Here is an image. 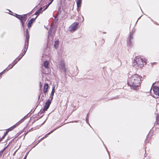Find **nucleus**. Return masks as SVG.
Masks as SVG:
<instances>
[{
  "instance_id": "obj_1",
  "label": "nucleus",
  "mask_w": 159,
  "mask_h": 159,
  "mask_svg": "<svg viewBox=\"0 0 159 159\" xmlns=\"http://www.w3.org/2000/svg\"><path fill=\"white\" fill-rule=\"evenodd\" d=\"M142 77L137 74L132 75L128 80V84L134 89H136L140 85Z\"/></svg>"
},
{
  "instance_id": "obj_2",
  "label": "nucleus",
  "mask_w": 159,
  "mask_h": 159,
  "mask_svg": "<svg viewBox=\"0 0 159 159\" xmlns=\"http://www.w3.org/2000/svg\"><path fill=\"white\" fill-rule=\"evenodd\" d=\"M145 64V61L140 57H136L133 63V67L137 69L141 68Z\"/></svg>"
},
{
  "instance_id": "obj_3",
  "label": "nucleus",
  "mask_w": 159,
  "mask_h": 159,
  "mask_svg": "<svg viewBox=\"0 0 159 159\" xmlns=\"http://www.w3.org/2000/svg\"><path fill=\"white\" fill-rule=\"evenodd\" d=\"M15 16L20 20L21 24L24 28L25 27L24 24L27 19V15L24 14L21 15L16 14Z\"/></svg>"
},
{
  "instance_id": "obj_4",
  "label": "nucleus",
  "mask_w": 159,
  "mask_h": 159,
  "mask_svg": "<svg viewBox=\"0 0 159 159\" xmlns=\"http://www.w3.org/2000/svg\"><path fill=\"white\" fill-rule=\"evenodd\" d=\"M24 36L25 37V49L24 50V51H25V49L26 47V49L25 51V52L24 54L22 55L21 56V58H20L18 60H20V58L22 57L25 54L27 49L28 48V44H29V39L30 38V34H29V32L28 30L27 29H26L25 30V32L24 33Z\"/></svg>"
},
{
  "instance_id": "obj_5",
  "label": "nucleus",
  "mask_w": 159,
  "mask_h": 159,
  "mask_svg": "<svg viewBox=\"0 0 159 159\" xmlns=\"http://www.w3.org/2000/svg\"><path fill=\"white\" fill-rule=\"evenodd\" d=\"M78 24L76 22H74L69 27V31H74L76 30L77 29Z\"/></svg>"
},
{
  "instance_id": "obj_6",
  "label": "nucleus",
  "mask_w": 159,
  "mask_h": 159,
  "mask_svg": "<svg viewBox=\"0 0 159 159\" xmlns=\"http://www.w3.org/2000/svg\"><path fill=\"white\" fill-rule=\"evenodd\" d=\"M51 101H51V100L48 99L47 100V101L46 102L45 104L44 108L43 109V110L44 111H47V109L48 108L50 104H51Z\"/></svg>"
},
{
  "instance_id": "obj_7",
  "label": "nucleus",
  "mask_w": 159,
  "mask_h": 159,
  "mask_svg": "<svg viewBox=\"0 0 159 159\" xmlns=\"http://www.w3.org/2000/svg\"><path fill=\"white\" fill-rule=\"evenodd\" d=\"M59 65L60 66V68L65 72L66 71V69L65 67V63L64 61H61Z\"/></svg>"
},
{
  "instance_id": "obj_8",
  "label": "nucleus",
  "mask_w": 159,
  "mask_h": 159,
  "mask_svg": "<svg viewBox=\"0 0 159 159\" xmlns=\"http://www.w3.org/2000/svg\"><path fill=\"white\" fill-rule=\"evenodd\" d=\"M37 17V16L35 18H32L28 21L27 25L29 28L31 27L32 24L35 21Z\"/></svg>"
},
{
  "instance_id": "obj_9",
  "label": "nucleus",
  "mask_w": 159,
  "mask_h": 159,
  "mask_svg": "<svg viewBox=\"0 0 159 159\" xmlns=\"http://www.w3.org/2000/svg\"><path fill=\"white\" fill-rule=\"evenodd\" d=\"M153 90L154 93L159 96V88L157 86H154L153 88Z\"/></svg>"
},
{
  "instance_id": "obj_10",
  "label": "nucleus",
  "mask_w": 159,
  "mask_h": 159,
  "mask_svg": "<svg viewBox=\"0 0 159 159\" xmlns=\"http://www.w3.org/2000/svg\"><path fill=\"white\" fill-rule=\"evenodd\" d=\"M49 87V85L48 84L46 83L44 85L43 91L44 93L45 96H46V93L48 92V89Z\"/></svg>"
},
{
  "instance_id": "obj_11",
  "label": "nucleus",
  "mask_w": 159,
  "mask_h": 159,
  "mask_svg": "<svg viewBox=\"0 0 159 159\" xmlns=\"http://www.w3.org/2000/svg\"><path fill=\"white\" fill-rule=\"evenodd\" d=\"M133 34H130L129 36L128 37L127 40V44L129 46H130L132 44V42L131 40L133 39Z\"/></svg>"
},
{
  "instance_id": "obj_12",
  "label": "nucleus",
  "mask_w": 159,
  "mask_h": 159,
  "mask_svg": "<svg viewBox=\"0 0 159 159\" xmlns=\"http://www.w3.org/2000/svg\"><path fill=\"white\" fill-rule=\"evenodd\" d=\"M17 126V124H15L12 126L10 127L8 129L6 130V132H7V134H8L9 132L12 130L14 129Z\"/></svg>"
},
{
  "instance_id": "obj_13",
  "label": "nucleus",
  "mask_w": 159,
  "mask_h": 159,
  "mask_svg": "<svg viewBox=\"0 0 159 159\" xmlns=\"http://www.w3.org/2000/svg\"><path fill=\"white\" fill-rule=\"evenodd\" d=\"M82 0H77L76 2L77 7H79L81 6Z\"/></svg>"
},
{
  "instance_id": "obj_14",
  "label": "nucleus",
  "mask_w": 159,
  "mask_h": 159,
  "mask_svg": "<svg viewBox=\"0 0 159 159\" xmlns=\"http://www.w3.org/2000/svg\"><path fill=\"white\" fill-rule=\"evenodd\" d=\"M59 44V41L58 40H56L55 42V43L54 44V47L56 49L58 48Z\"/></svg>"
},
{
  "instance_id": "obj_15",
  "label": "nucleus",
  "mask_w": 159,
  "mask_h": 159,
  "mask_svg": "<svg viewBox=\"0 0 159 159\" xmlns=\"http://www.w3.org/2000/svg\"><path fill=\"white\" fill-rule=\"evenodd\" d=\"M48 64V62L47 61H45L43 63L44 66L46 68H49Z\"/></svg>"
},
{
  "instance_id": "obj_16",
  "label": "nucleus",
  "mask_w": 159,
  "mask_h": 159,
  "mask_svg": "<svg viewBox=\"0 0 159 159\" xmlns=\"http://www.w3.org/2000/svg\"><path fill=\"white\" fill-rule=\"evenodd\" d=\"M56 129H54V130L51 131L50 132H49V133H48L43 138H42V139H44L45 138H46L47 137L48 135L49 134H51L52 133L54 130H56Z\"/></svg>"
},
{
  "instance_id": "obj_17",
  "label": "nucleus",
  "mask_w": 159,
  "mask_h": 159,
  "mask_svg": "<svg viewBox=\"0 0 159 159\" xmlns=\"http://www.w3.org/2000/svg\"><path fill=\"white\" fill-rule=\"evenodd\" d=\"M42 9V7H41L38 11H37L35 13L34 15L38 16L40 13Z\"/></svg>"
},
{
  "instance_id": "obj_18",
  "label": "nucleus",
  "mask_w": 159,
  "mask_h": 159,
  "mask_svg": "<svg viewBox=\"0 0 159 159\" xmlns=\"http://www.w3.org/2000/svg\"><path fill=\"white\" fill-rule=\"evenodd\" d=\"M7 132H5L4 133V134L3 136L2 137L1 139H0V142L2 141L3 139H4L5 138V136L7 135Z\"/></svg>"
},
{
  "instance_id": "obj_19",
  "label": "nucleus",
  "mask_w": 159,
  "mask_h": 159,
  "mask_svg": "<svg viewBox=\"0 0 159 159\" xmlns=\"http://www.w3.org/2000/svg\"><path fill=\"white\" fill-rule=\"evenodd\" d=\"M24 119H22L20 120L19 122L16 123V124H17V126H18L20 123H22L24 121Z\"/></svg>"
},
{
  "instance_id": "obj_20",
  "label": "nucleus",
  "mask_w": 159,
  "mask_h": 159,
  "mask_svg": "<svg viewBox=\"0 0 159 159\" xmlns=\"http://www.w3.org/2000/svg\"><path fill=\"white\" fill-rule=\"evenodd\" d=\"M156 123L159 124V115H157L156 117Z\"/></svg>"
},
{
  "instance_id": "obj_21",
  "label": "nucleus",
  "mask_w": 159,
  "mask_h": 159,
  "mask_svg": "<svg viewBox=\"0 0 159 159\" xmlns=\"http://www.w3.org/2000/svg\"><path fill=\"white\" fill-rule=\"evenodd\" d=\"M54 96V94L52 93H51V95L50 96L49 98L48 99L49 100H51V101H52L53 98V97Z\"/></svg>"
},
{
  "instance_id": "obj_22",
  "label": "nucleus",
  "mask_w": 159,
  "mask_h": 159,
  "mask_svg": "<svg viewBox=\"0 0 159 159\" xmlns=\"http://www.w3.org/2000/svg\"><path fill=\"white\" fill-rule=\"evenodd\" d=\"M55 86H53L52 87V89L51 91V93L54 94L55 91Z\"/></svg>"
},
{
  "instance_id": "obj_23",
  "label": "nucleus",
  "mask_w": 159,
  "mask_h": 159,
  "mask_svg": "<svg viewBox=\"0 0 159 159\" xmlns=\"http://www.w3.org/2000/svg\"><path fill=\"white\" fill-rule=\"evenodd\" d=\"M49 0L51 1V2L48 4V6L45 8V9L43 11L46 10L48 8V6L50 5L52 2L53 1V0Z\"/></svg>"
},
{
  "instance_id": "obj_24",
  "label": "nucleus",
  "mask_w": 159,
  "mask_h": 159,
  "mask_svg": "<svg viewBox=\"0 0 159 159\" xmlns=\"http://www.w3.org/2000/svg\"><path fill=\"white\" fill-rule=\"evenodd\" d=\"M15 64H13L12 65H9V67H8L9 68V69H10L11 68L13 67V66Z\"/></svg>"
},
{
  "instance_id": "obj_25",
  "label": "nucleus",
  "mask_w": 159,
  "mask_h": 159,
  "mask_svg": "<svg viewBox=\"0 0 159 159\" xmlns=\"http://www.w3.org/2000/svg\"><path fill=\"white\" fill-rule=\"evenodd\" d=\"M5 149V148H4L2 151L0 152V154L2 155Z\"/></svg>"
},
{
  "instance_id": "obj_26",
  "label": "nucleus",
  "mask_w": 159,
  "mask_h": 159,
  "mask_svg": "<svg viewBox=\"0 0 159 159\" xmlns=\"http://www.w3.org/2000/svg\"><path fill=\"white\" fill-rule=\"evenodd\" d=\"M5 70H4L3 72H2L1 73H0V78L1 77V75H2V74L3 73V72H4V71H5Z\"/></svg>"
},
{
  "instance_id": "obj_27",
  "label": "nucleus",
  "mask_w": 159,
  "mask_h": 159,
  "mask_svg": "<svg viewBox=\"0 0 159 159\" xmlns=\"http://www.w3.org/2000/svg\"><path fill=\"white\" fill-rule=\"evenodd\" d=\"M42 87V84H41V83L40 82V88H41V87Z\"/></svg>"
},
{
  "instance_id": "obj_28",
  "label": "nucleus",
  "mask_w": 159,
  "mask_h": 159,
  "mask_svg": "<svg viewBox=\"0 0 159 159\" xmlns=\"http://www.w3.org/2000/svg\"><path fill=\"white\" fill-rule=\"evenodd\" d=\"M26 157H26V156H25V157H24V159H26Z\"/></svg>"
},
{
  "instance_id": "obj_29",
  "label": "nucleus",
  "mask_w": 159,
  "mask_h": 159,
  "mask_svg": "<svg viewBox=\"0 0 159 159\" xmlns=\"http://www.w3.org/2000/svg\"><path fill=\"white\" fill-rule=\"evenodd\" d=\"M30 130H29L28 132L27 133H26L25 134V135H26L29 132H30Z\"/></svg>"
},
{
  "instance_id": "obj_30",
  "label": "nucleus",
  "mask_w": 159,
  "mask_h": 159,
  "mask_svg": "<svg viewBox=\"0 0 159 159\" xmlns=\"http://www.w3.org/2000/svg\"><path fill=\"white\" fill-rule=\"evenodd\" d=\"M40 95H39V99L40 98Z\"/></svg>"
},
{
  "instance_id": "obj_31",
  "label": "nucleus",
  "mask_w": 159,
  "mask_h": 159,
  "mask_svg": "<svg viewBox=\"0 0 159 159\" xmlns=\"http://www.w3.org/2000/svg\"><path fill=\"white\" fill-rule=\"evenodd\" d=\"M19 134H18L17 135V137L19 135Z\"/></svg>"
},
{
  "instance_id": "obj_32",
  "label": "nucleus",
  "mask_w": 159,
  "mask_h": 159,
  "mask_svg": "<svg viewBox=\"0 0 159 159\" xmlns=\"http://www.w3.org/2000/svg\"><path fill=\"white\" fill-rule=\"evenodd\" d=\"M59 127H60V126H59V127H58V128H56V129H57V128H59Z\"/></svg>"
}]
</instances>
